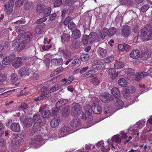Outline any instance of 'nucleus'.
I'll use <instances>...</instances> for the list:
<instances>
[{
	"label": "nucleus",
	"mask_w": 152,
	"mask_h": 152,
	"mask_svg": "<svg viewBox=\"0 0 152 152\" xmlns=\"http://www.w3.org/2000/svg\"><path fill=\"white\" fill-rule=\"evenodd\" d=\"M39 86L40 88H41V91H44V92H42L38 96L34 99V100L36 102L39 101L41 100L46 99L50 97L51 95L50 93L47 91H45V90H47L48 88L46 85H39Z\"/></svg>",
	"instance_id": "nucleus-1"
},
{
	"label": "nucleus",
	"mask_w": 152,
	"mask_h": 152,
	"mask_svg": "<svg viewBox=\"0 0 152 152\" xmlns=\"http://www.w3.org/2000/svg\"><path fill=\"white\" fill-rule=\"evenodd\" d=\"M138 35L141 37H145V40L148 41L152 39V31L151 29L149 30L146 27H144L140 30Z\"/></svg>",
	"instance_id": "nucleus-2"
},
{
	"label": "nucleus",
	"mask_w": 152,
	"mask_h": 152,
	"mask_svg": "<svg viewBox=\"0 0 152 152\" xmlns=\"http://www.w3.org/2000/svg\"><path fill=\"white\" fill-rule=\"evenodd\" d=\"M71 111L72 116L78 117L82 112L81 107L78 103L74 104L72 105Z\"/></svg>",
	"instance_id": "nucleus-3"
},
{
	"label": "nucleus",
	"mask_w": 152,
	"mask_h": 152,
	"mask_svg": "<svg viewBox=\"0 0 152 152\" xmlns=\"http://www.w3.org/2000/svg\"><path fill=\"white\" fill-rule=\"evenodd\" d=\"M20 39L22 43L25 45V44L29 43L32 39V36L29 32L25 33L20 34Z\"/></svg>",
	"instance_id": "nucleus-4"
},
{
	"label": "nucleus",
	"mask_w": 152,
	"mask_h": 152,
	"mask_svg": "<svg viewBox=\"0 0 152 152\" xmlns=\"http://www.w3.org/2000/svg\"><path fill=\"white\" fill-rule=\"evenodd\" d=\"M21 40L17 39L13 40L12 42V46L14 49L17 50L18 51L20 52L25 47L24 44L20 43Z\"/></svg>",
	"instance_id": "nucleus-5"
},
{
	"label": "nucleus",
	"mask_w": 152,
	"mask_h": 152,
	"mask_svg": "<svg viewBox=\"0 0 152 152\" xmlns=\"http://www.w3.org/2000/svg\"><path fill=\"white\" fill-rule=\"evenodd\" d=\"M13 139L11 141V146L13 148L18 147L23 142L22 140L20 139L17 134H13Z\"/></svg>",
	"instance_id": "nucleus-6"
},
{
	"label": "nucleus",
	"mask_w": 152,
	"mask_h": 152,
	"mask_svg": "<svg viewBox=\"0 0 152 152\" xmlns=\"http://www.w3.org/2000/svg\"><path fill=\"white\" fill-rule=\"evenodd\" d=\"M14 2L12 0H10L4 5V12L6 14L9 15L12 12Z\"/></svg>",
	"instance_id": "nucleus-7"
},
{
	"label": "nucleus",
	"mask_w": 152,
	"mask_h": 152,
	"mask_svg": "<svg viewBox=\"0 0 152 152\" xmlns=\"http://www.w3.org/2000/svg\"><path fill=\"white\" fill-rule=\"evenodd\" d=\"M39 112L41 113L42 117L44 118H48L51 115L50 111L46 110L43 106H42L40 108Z\"/></svg>",
	"instance_id": "nucleus-8"
},
{
	"label": "nucleus",
	"mask_w": 152,
	"mask_h": 152,
	"mask_svg": "<svg viewBox=\"0 0 152 152\" xmlns=\"http://www.w3.org/2000/svg\"><path fill=\"white\" fill-rule=\"evenodd\" d=\"M25 58H17L14 60L12 63V66L15 68H18L22 66L24 61Z\"/></svg>",
	"instance_id": "nucleus-9"
},
{
	"label": "nucleus",
	"mask_w": 152,
	"mask_h": 152,
	"mask_svg": "<svg viewBox=\"0 0 152 152\" xmlns=\"http://www.w3.org/2000/svg\"><path fill=\"white\" fill-rule=\"evenodd\" d=\"M70 2H68V7H66L63 10L62 12V15H63L66 14L69 15L72 12L74 8L73 7L71 6L70 5L74 3V2H72L71 3H70Z\"/></svg>",
	"instance_id": "nucleus-10"
},
{
	"label": "nucleus",
	"mask_w": 152,
	"mask_h": 152,
	"mask_svg": "<svg viewBox=\"0 0 152 152\" xmlns=\"http://www.w3.org/2000/svg\"><path fill=\"white\" fill-rule=\"evenodd\" d=\"M88 36L90 42L91 43L95 41H99L100 39V37L96 32L91 33Z\"/></svg>",
	"instance_id": "nucleus-11"
},
{
	"label": "nucleus",
	"mask_w": 152,
	"mask_h": 152,
	"mask_svg": "<svg viewBox=\"0 0 152 152\" xmlns=\"http://www.w3.org/2000/svg\"><path fill=\"white\" fill-rule=\"evenodd\" d=\"M41 119V118L40 115L38 113H36L34 114L33 117V118L32 120L33 121V122L35 123V124L34 126V129L36 130L37 129L38 130L37 128L38 127H37V125H36V126H35V125L36 124H38L39 122L40 121Z\"/></svg>",
	"instance_id": "nucleus-12"
},
{
	"label": "nucleus",
	"mask_w": 152,
	"mask_h": 152,
	"mask_svg": "<svg viewBox=\"0 0 152 152\" xmlns=\"http://www.w3.org/2000/svg\"><path fill=\"white\" fill-rule=\"evenodd\" d=\"M130 34V28L126 25H124L122 28L121 34L125 37H128Z\"/></svg>",
	"instance_id": "nucleus-13"
},
{
	"label": "nucleus",
	"mask_w": 152,
	"mask_h": 152,
	"mask_svg": "<svg viewBox=\"0 0 152 152\" xmlns=\"http://www.w3.org/2000/svg\"><path fill=\"white\" fill-rule=\"evenodd\" d=\"M111 95L107 93H104L101 95L100 98L101 100L104 103L108 102L111 100L110 97Z\"/></svg>",
	"instance_id": "nucleus-14"
},
{
	"label": "nucleus",
	"mask_w": 152,
	"mask_h": 152,
	"mask_svg": "<svg viewBox=\"0 0 152 152\" xmlns=\"http://www.w3.org/2000/svg\"><path fill=\"white\" fill-rule=\"evenodd\" d=\"M10 129L15 132H18L20 130V126L17 123H12L10 126Z\"/></svg>",
	"instance_id": "nucleus-15"
},
{
	"label": "nucleus",
	"mask_w": 152,
	"mask_h": 152,
	"mask_svg": "<svg viewBox=\"0 0 152 152\" xmlns=\"http://www.w3.org/2000/svg\"><path fill=\"white\" fill-rule=\"evenodd\" d=\"M140 56V53L138 50H132L130 54V57L133 59H137Z\"/></svg>",
	"instance_id": "nucleus-16"
},
{
	"label": "nucleus",
	"mask_w": 152,
	"mask_h": 152,
	"mask_svg": "<svg viewBox=\"0 0 152 152\" xmlns=\"http://www.w3.org/2000/svg\"><path fill=\"white\" fill-rule=\"evenodd\" d=\"M60 120L59 118L56 117L52 119L50 121V125L52 127L54 128L58 126L59 124Z\"/></svg>",
	"instance_id": "nucleus-17"
},
{
	"label": "nucleus",
	"mask_w": 152,
	"mask_h": 152,
	"mask_svg": "<svg viewBox=\"0 0 152 152\" xmlns=\"http://www.w3.org/2000/svg\"><path fill=\"white\" fill-rule=\"evenodd\" d=\"M98 55L101 57L103 58L106 56L107 51L106 49L99 47L97 50Z\"/></svg>",
	"instance_id": "nucleus-18"
},
{
	"label": "nucleus",
	"mask_w": 152,
	"mask_h": 152,
	"mask_svg": "<svg viewBox=\"0 0 152 152\" xmlns=\"http://www.w3.org/2000/svg\"><path fill=\"white\" fill-rule=\"evenodd\" d=\"M81 34L80 31L77 29H75L72 32V36L75 39L80 38Z\"/></svg>",
	"instance_id": "nucleus-19"
},
{
	"label": "nucleus",
	"mask_w": 152,
	"mask_h": 152,
	"mask_svg": "<svg viewBox=\"0 0 152 152\" xmlns=\"http://www.w3.org/2000/svg\"><path fill=\"white\" fill-rule=\"evenodd\" d=\"M111 93L113 95L117 98L120 97V92L118 88L114 87L112 88L111 91Z\"/></svg>",
	"instance_id": "nucleus-20"
},
{
	"label": "nucleus",
	"mask_w": 152,
	"mask_h": 152,
	"mask_svg": "<svg viewBox=\"0 0 152 152\" xmlns=\"http://www.w3.org/2000/svg\"><path fill=\"white\" fill-rule=\"evenodd\" d=\"M102 108L98 104H96L92 106V112L95 114H100L102 112Z\"/></svg>",
	"instance_id": "nucleus-21"
},
{
	"label": "nucleus",
	"mask_w": 152,
	"mask_h": 152,
	"mask_svg": "<svg viewBox=\"0 0 152 152\" xmlns=\"http://www.w3.org/2000/svg\"><path fill=\"white\" fill-rule=\"evenodd\" d=\"M23 122L24 126L28 127L31 126L33 123V121L30 118H25Z\"/></svg>",
	"instance_id": "nucleus-22"
},
{
	"label": "nucleus",
	"mask_w": 152,
	"mask_h": 152,
	"mask_svg": "<svg viewBox=\"0 0 152 152\" xmlns=\"http://www.w3.org/2000/svg\"><path fill=\"white\" fill-rule=\"evenodd\" d=\"M82 115L83 116L82 118L83 119L85 118L86 123L88 124V126L89 127L91 126L93 124L92 123V118L91 116L90 115L88 116L87 117L85 115Z\"/></svg>",
	"instance_id": "nucleus-23"
},
{
	"label": "nucleus",
	"mask_w": 152,
	"mask_h": 152,
	"mask_svg": "<svg viewBox=\"0 0 152 152\" xmlns=\"http://www.w3.org/2000/svg\"><path fill=\"white\" fill-rule=\"evenodd\" d=\"M104 113L106 115V117H107L112 115V109L109 107L108 105H106L104 107Z\"/></svg>",
	"instance_id": "nucleus-24"
},
{
	"label": "nucleus",
	"mask_w": 152,
	"mask_h": 152,
	"mask_svg": "<svg viewBox=\"0 0 152 152\" xmlns=\"http://www.w3.org/2000/svg\"><path fill=\"white\" fill-rule=\"evenodd\" d=\"M80 123V120L77 118H75L71 121L70 125L73 127H77L79 126Z\"/></svg>",
	"instance_id": "nucleus-25"
},
{
	"label": "nucleus",
	"mask_w": 152,
	"mask_h": 152,
	"mask_svg": "<svg viewBox=\"0 0 152 152\" xmlns=\"http://www.w3.org/2000/svg\"><path fill=\"white\" fill-rule=\"evenodd\" d=\"M63 61V59L61 58H54L51 60L52 64L56 66L60 65L62 64Z\"/></svg>",
	"instance_id": "nucleus-26"
},
{
	"label": "nucleus",
	"mask_w": 152,
	"mask_h": 152,
	"mask_svg": "<svg viewBox=\"0 0 152 152\" xmlns=\"http://www.w3.org/2000/svg\"><path fill=\"white\" fill-rule=\"evenodd\" d=\"M84 110L85 111L86 115L88 116L91 114L92 112V107L90 105L87 104L84 106Z\"/></svg>",
	"instance_id": "nucleus-27"
},
{
	"label": "nucleus",
	"mask_w": 152,
	"mask_h": 152,
	"mask_svg": "<svg viewBox=\"0 0 152 152\" xmlns=\"http://www.w3.org/2000/svg\"><path fill=\"white\" fill-rule=\"evenodd\" d=\"M61 52L63 56L66 58L70 57L71 56V52L68 49H63L61 50Z\"/></svg>",
	"instance_id": "nucleus-28"
},
{
	"label": "nucleus",
	"mask_w": 152,
	"mask_h": 152,
	"mask_svg": "<svg viewBox=\"0 0 152 152\" xmlns=\"http://www.w3.org/2000/svg\"><path fill=\"white\" fill-rule=\"evenodd\" d=\"M13 58L12 56L7 57L3 58L2 63L4 65H8L12 62Z\"/></svg>",
	"instance_id": "nucleus-29"
},
{
	"label": "nucleus",
	"mask_w": 152,
	"mask_h": 152,
	"mask_svg": "<svg viewBox=\"0 0 152 152\" xmlns=\"http://www.w3.org/2000/svg\"><path fill=\"white\" fill-rule=\"evenodd\" d=\"M108 74L110 75L111 78L113 79L115 78L118 75L117 72H115V70L113 68H112L108 70Z\"/></svg>",
	"instance_id": "nucleus-30"
},
{
	"label": "nucleus",
	"mask_w": 152,
	"mask_h": 152,
	"mask_svg": "<svg viewBox=\"0 0 152 152\" xmlns=\"http://www.w3.org/2000/svg\"><path fill=\"white\" fill-rule=\"evenodd\" d=\"M70 36L68 34L64 33L61 37V40L62 42L64 41L67 42L70 39Z\"/></svg>",
	"instance_id": "nucleus-31"
},
{
	"label": "nucleus",
	"mask_w": 152,
	"mask_h": 152,
	"mask_svg": "<svg viewBox=\"0 0 152 152\" xmlns=\"http://www.w3.org/2000/svg\"><path fill=\"white\" fill-rule=\"evenodd\" d=\"M94 72L93 70H89L86 72L85 74L82 75L81 76V78L82 79H84L91 77L93 74Z\"/></svg>",
	"instance_id": "nucleus-32"
},
{
	"label": "nucleus",
	"mask_w": 152,
	"mask_h": 152,
	"mask_svg": "<svg viewBox=\"0 0 152 152\" xmlns=\"http://www.w3.org/2000/svg\"><path fill=\"white\" fill-rule=\"evenodd\" d=\"M68 100L66 99H61L56 103V106L57 107H60L65 105L67 102Z\"/></svg>",
	"instance_id": "nucleus-33"
},
{
	"label": "nucleus",
	"mask_w": 152,
	"mask_h": 152,
	"mask_svg": "<svg viewBox=\"0 0 152 152\" xmlns=\"http://www.w3.org/2000/svg\"><path fill=\"white\" fill-rule=\"evenodd\" d=\"M148 74L147 72H142L140 73H138L136 75L135 80L137 81H138L142 77L148 75Z\"/></svg>",
	"instance_id": "nucleus-34"
},
{
	"label": "nucleus",
	"mask_w": 152,
	"mask_h": 152,
	"mask_svg": "<svg viewBox=\"0 0 152 152\" xmlns=\"http://www.w3.org/2000/svg\"><path fill=\"white\" fill-rule=\"evenodd\" d=\"M82 43L83 45H86L88 44L91 43L90 42L88 35H85L82 38Z\"/></svg>",
	"instance_id": "nucleus-35"
},
{
	"label": "nucleus",
	"mask_w": 152,
	"mask_h": 152,
	"mask_svg": "<svg viewBox=\"0 0 152 152\" xmlns=\"http://www.w3.org/2000/svg\"><path fill=\"white\" fill-rule=\"evenodd\" d=\"M62 114L64 117H68L69 114V108L68 107H66L62 109Z\"/></svg>",
	"instance_id": "nucleus-36"
},
{
	"label": "nucleus",
	"mask_w": 152,
	"mask_h": 152,
	"mask_svg": "<svg viewBox=\"0 0 152 152\" xmlns=\"http://www.w3.org/2000/svg\"><path fill=\"white\" fill-rule=\"evenodd\" d=\"M51 9L50 7H48L45 8L44 10L42 12L43 13V15L44 16H48L51 13Z\"/></svg>",
	"instance_id": "nucleus-37"
},
{
	"label": "nucleus",
	"mask_w": 152,
	"mask_h": 152,
	"mask_svg": "<svg viewBox=\"0 0 152 152\" xmlns=\"http://www.w3.org/2000/svg\"><path fill=\"white\" fill-rule=\"evenodd\" d=\"M124 65L123 62L116 60V63L114 64V67L116 69H120L123 68Z\"/></svg>",
	"instance_id": "nucleus-38"
},
{
	"label": "nucleus",
	"mask_w": 152,
	"mask_h": 152,
	"mask_svg": "<svg viewBox=\"0 0 152 152\" xmlns=\"http://www.w3.org/2000/svg\"><path fill=\"white\" fill-rule=\"evenodd\" d=\"M73 80V77L72 76H71L68 78L67 80L66 79H64L62 80V81L64 84L66 86L70 84Z\"/></svg>",
	"instance_id": "nucleus-39"
},
{
	"label": "nucleus",
	"mask_w": 152,
	"mask_h": 152,
	"mask_svg": "<svg viewBox=\"0 0 152 152\" xmlns=\"http://www.w3.org/2000/svg\"><path fill=\"white\" fill-rule=\"evenodd\" d=\"M118 83L119 86L125 87L127 85V81L124 78H121L118 80Z\"/></svg>",
	"instance_id": "nucleus-40"
},
{
	"label": "nucleus",
	"mask_w": 152,
	"mask_h": 152,
	"mask_svg": "<svg viewBox=\"0 0 152 152\" xmlns=\"http://www.w3.org/2000/svg\"><path fill=\"white\" fill-rule=\"evenodd\" d=\"M31 6V2L29 0H25L24 2V8L29 10Z\"/></svg>",
	"instance_id": "nucleus-41"
},
{
	"label": "nucleus",
	"mask_w": 152,
	"mask_h": 152,
	"mask_svg": "<svg viewBox=\"0 0 152 152\" xmlns=\"http://www.w3.org/2000/svg\"><path fill=\"white\" fill-rule=\"evenodd\" d=\"M112 140L113 141L117 144L120 143L121 141V138L117 135L113 136L112 137Z\"/></svg>",
	"instance_id": "nucleus-42"
},
{
	"label": "nucleus",
	"mask_w": 152,
	"mask_h": 152,
	"mask_svg": "<svg viewBox=\"0 0 152 152\" xmlns=\"http://www.w3.org/2000/svg\"><path fill=\"white\" fill-rule=\"evenodd\" d=\"M108 31L109 29L107 28H103L101 35V37L102 39H104L107 35L108 36Z\"/></svg>",
	"instance_id": "nucleus-43"
},
{
	"label": "nucleus",
	"mask_w": 152,
	"mask_h": 152,
	"mask_svg": "<svg viewBox=\"0 0 152 152\" xmlns=\"http://www.w3.org/2000/svg\"><path fill=\"white\" fill-rule=\"evenodd\" d=\"M117 30L114 27H112L109 29L108 36H111L114 35L116 32Z\"/></svg>",
	"instance_id": "nucleus-44"
},
{
	"label": "nucleus",
	"mask_w": 152,
	"mask_h": 152,
	"mask_svg": "<svg viewBox=\"0 0 152 152\" xmlns=\"http://www.w3.org/2000/svg\"><path fill=\"white\" fill-rule=\"evenodd\" d=\"M91 83L93 85L96 86L100 83V81L96 77H94L91 81Z\"/></svg>",
	"instance_id": "nucleus-45"
},
{
	"label": "nucleus",
	"mask_w": 152,
	"mask_h": 152,
	"mask_svg": "<svg viewBox=\"0 0 152 152\" xmlns=\"http://www.w3.org/2000/svg\"><path fill=\"white\" fill-rule=\"evenodd\" d=\"M141 56L144 59H147L150 57L151 55L149 54L148 51H145L141 53Z\"/></svg>",
	"instance_id": "nucleus-46"
},
{
	"label": "nucleus",
	"mask_w": 152,
	"mask_h": 152,
	"mask_svg": "<svg viewBox=\"0 0 152 152\" xmlns=\"http://www.w3.org/2000/svg\"><path fill=\"white\" fill-rule=\"evenodd\" d=\"M45 7L43 5L40 4L37 5V10L39 12L41 13L42 12Z\"/></svg>",
	"instance_id": "nucleus-47"
},
{
	"label": "nucleus",
	"mask_w": 152,
	"mask_h": 152,
	"mask_svg": "<svg viewBox=\"0 0 152 152\" xmlns=\"http://www.w3.org/2000/svg\"><path fill=\"white\" fill-rule=\"evenodd\" d=\"M7 75L4 74H2L0 72V85L5 81L6 79Z\"/></svg>",
	"instance_id": "nucleus-48"
},
{
	"label": "nucleus",
	"mask_w": 152,
	"mask_h": 152,
	"mask_svg": "<svg viewBox=\"0 0 152 152\" xmlns=\"http://www.w3.org/2000/svg\"><path fill=\"white\" fill-rule=\"evenodd\" d=\"M130 91L129 90H127V89L124 90L123 92V96L124 98H128L130 95Z\"/></svg>",
	"instance_id": "nucleus-49"
},
{
	"label": "nucleus",
	"mask_w": 152,
	"mask_h": 152,
	"mask_svg": "<svg viewBox=\"0 0 152 152\" xmlns=\"http://www.w3.org/2000/svg\"><path fill=\"white\" fill-rule=\"evenodd\" d=\"M116 105L119 107V109L122 108V107L123 106L124 103L120 99H118L115 103Z\"/></svg>",
	"instance_id": "nucleus-50"
},
{
	"label": "nucleus",
	"mask_w": 152,
	"mask_h": 152,
	"mask_svg": "<svg viewBox=\"0 0 152 152\" xmlns=\"http://www.w3.org/2000/svg\"><path fill=\"white\" fill-rule=\"evenodd\" d=\"M25 0H16L15 5L16 6L20 7L24 3Z\"/></svg>",
	"instance_id": "nucleus-51"
},
{
	"label": "nucleus",
	"mask_w": 152,
	"mask_h": 152,
	"mask_svg": "<svg viewBox=\"0 0 152 152\" xmlns=\"http://www.w3.org/2000/svg\"><path fill=\"white\" fill-rule=\"evenodd\" d=\"M19 73L20 75L21 76L27 75V69L23 68L21 69L19 71Z\"/></svg>",
	"instance_id": "nucleus-52"
},
{
	"label": "nucleus",
	"mask_w": 152,
	"mask_h": 152,
	"mask_svg": "<svg viewBox=\"0 0 152 152\" xmlns=\"http://www.w3.org/2000/svg\"><path fill=\"white\" fill-rule=\"evenodd\" d=\"M61 131L63 132H69L71 131V128L68 126H64L61 128Z\"/></svg>",
	"instance_id": "nucleus-53"
},
{
	"label": "nucleus",
	"mask_w": 152,
	"mask_h": 152,
	"mask_svg": "<svg viewBox=\"0 0 152 152\" xmlns=\"http://www.w3.org/2000/svg\"><path fill=\"white\" fill-rule=\"evenodd\" d=\"M11 80L14 83L15 82L18 80V78L16 73H14L11 75Z\"/></svg>",
	"instance_id": "nucleus-54"
},
{
	"label": "nucleus",
	"mask_w": 152,
	"mask_h": 152,
	"mask_svg": "<svg viewBox=\"0 0 152 152\" xmlns=\"http://www.w3.org/2000/svg\"><path fill=\"white\" fill-rule=\"evenodd\" d=\"M28 107V105L25 103H22L19 106V108L22 110H26Z\"/></svg>",
	"instance_id": "nucleus-55"
},
{
	"label": "nucleus",
	"mask_w": 152,
	"mask_h": 152,
	"mask_svg": "<svg viewBox=\"0 0 152 152\" xmlns=\"http://www.w3.org/2000/svg\"><path fill=\"white\" fill-rule=\"evenodd\" d=\"M89 57V56L88 55L84 54L81 56L80 58L82 61H86L88 59Z\"/></svg>",
	"instance_id": "nucleus-56"
},
{
	"label": "nucleus",
	"mask_w": 152,
	"mask_h": 152,
	"mask_svg": "<svg viewBox=\"0 0 152 152\" xmlns=\"http://www.w3.org/2000/svg\"><path fill=\"white\" fill-rule=\"evenodd\" d=\"M150 7L149 5L145 4L141 7V11L143 12H145Z\"/></svg>",
	"instance_id": "nucleus-57"
},
{
	"label": "nucleus",
	"mask_w": 152,
	"mask_h": 152,
	"mask_svg": "<svg viewBox=\"0 0 152 152\" xmlns=\"http://www.w3.org/2000/svg\"><path fill=\"white\" fill-rule=\"evenodd\" d=\"M114 59L113 56H111L104 59V61L106 63H108L113 61Z\"/></svg>",
	"instance_id": "nucleus-58"
},
{
	"label": "nucleus",
	"mask_w": 152,
	"mask_h": 152,
	"mask_svg": "<svg viewBox=\"0 0 152 152\" xmlns=\"http://www.w3.org/2000/svg\"><path fill=\"white\" fill-rule=\"evenodd\" d=\"M72 18L70 17H67L64 20V21L63 23L64 25L66 26L69 23V22L70 21H71Z\"/></svg>",
	"instance_id": "nucleus-59"
},
{
	"label": "nucleus",
	"mask_w": 152,
	"mask_h": 152,
	"mask_svg": "<svg viewBox=\"0 0 152 152\" xmlns=\"http://www.w3.org/2000/svg\"><path fill=\"white\" fill-rule=\"evenodd\" d=\"M80 63V60L78 58H77L73 60L72 62V64L74 66H79Z\"/></svg>",
	"instance_id": "nucleus-60"
},
{
	"label": "nucleus",
	"mask_w": 152,
	"mask_h": 152,
	"mask_svg": "<svg viewBox=\"0 0 152 152\" xmlns=\"http://www.w3.org/2000/svg\"><path fill=\"white\" fill-rule=\"evenodd\" d=\"M60 86L58 85H56L52 87L49 91L50 93L55 91L59 89Z\"/></svg>",
	"instance_id": "nucleus-61"
},
{
	"label": "nucleus",
	"mask_w": 152,
	"mask_h": 152,
	"mask_svg": "<svg viewBox=\"0 0 152 152\" xmlns=\"http://www.w3.org/2000/svg\"><path fill=\"white\" fill-rule=\"evenodd\" d=\"M61 0H57L54 3V6L55 7H57L60 6L62 4Z\"/></svg>",
	"instance_id": "nucleus-62"
},
{
	"label": "nucleus",
	"mask_w": 152,
	"mask_h": 152,
	"mask_svg": "<svg viewBox=\"0 0 152 152\" xmlns=\"http://www.w3.org/2000/svg\"><path fill=\"white\" fill-rule=\"evenodd\" d=\"M34 141L37 142H40L42 141L43 139L42 138L41 136L39 135H37L35 136L34 139Z\"/></svg>",
	"instance_id": "nucleus-63"
},
{
	"label": "nucleus",
	"mask_w": 152,
	"mask_h": 152,
	"mask_svg": "<svg viewBox=\"0 0 152 152\" xmlns=\"http://www.w3.org/2000/svg\"><path fill=\"white\" fill-rule=\"evenodd\" d=\"M72 46L74 48H78L80 47L79 42L76 41H74L72 42Z\"/></svg>",
	"instance_id": "nucleus-64"
}]
</instances>
